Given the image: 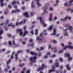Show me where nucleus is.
I'll use <instances>...</instances> for the list:
<instances>
[{"mask_svg":"<svg viewBox=\"0 0 73 73\" xmlns=\"http://www.w3.org/2000/svg\"><path fill=\"white\" fill-rule=\"evenodd\" d=\"M63 26L64 27H67V28H69V29H64V31H66L67 30L70 29L71 32H72V29H73V28L72 26H70V25L67 24V25H63Z\"/></svg>","mask_w":73,"mask_h":73,"instance_id":"f257e3e1","label":"nucleus"},{"mask_svg":"<svg viewBox=\"0 0 73 73\" xmlns=\"http://www.w3.org/2000/svg\"><path fill=\"white\" fill-rule=\"evenodd\" d=\"M30 59L31 61H33L32 62L35 63V62H36V60L37 59V57L36 56H35L33 57H30Z\"/></svg>","mask_w":73,"mask_h":73,"instance_id":"f03ea898","label":"nucleus"},{"mask_svg":"<svg viewBox=\"0 0 73 73\" xmlns=\"http://www.w3.org/2000/svg\"><path fill=\"white\" fill-rule=\"evenodd\" d=\"M39 19L40 20L41 24H43V26L45 27H47V24L45 23V21H42V18L41 17H39Z\"/></svg>","mask_w":73,"mask_h":73,"instance_id":"7ed1b4c3","label":"nucleus"},{"mask_svg":"<svg viewBox=\"0 0 73 73\" xmlns=\"http://www.w3.org/2000/svg\"><path fill=\"white\" fill-rule=\"evenodd\" d=\"M44 67H45V68H47V66H45L44 64H42V67L38 68L37 70V71H38L42 70H43V69H44Z\"/></svg>","mask_w":73,"mask_h":73,"instance_id":"20e7f679","label":"nucleus"},{"mask_svg":"<svg viewBox=\"0 0 73 73\" xmlns=\"http://www.w3.org/2000/svg\"><path fill=\"white\" fill-rule=\"evenodd\" d=\"M52 69L50 70L49 71V73H51V72H54L56 71V70L55 69V67L54 66H53L52 67Z\"/></svg>","mask_w":73,"mask_h":73,"instance_id":"39448f33","label":"nucleus"},{"mask_svg":"<svg viewBox=\"0 0 73 73\" xmlns=\"http://www.w3.org/2000/svg\"><path fill=\"white\" fill-rule=\"evenodd\" d=\"M35 1L37 2L36 3V5L38 6V8H39V7H40L41 5V4L40 3V1L39 0H36Z\"/></svg>","mask_w":73,"mask_h":73,"instance_id":"423d86ee","label":"nucleus"},{"mask_svg":"<svg viewBox=\"0 0 73 73\" xmlns=\"http://www.w3.org/2000/svg\"><path fill=\"white\" fill-rule=\"evenodd\" d=\"M29 31H27V30H24V33H23V37H24L25 36L27 35L29 33Z\"/></svg>","mask_w":73,"mask_h":73,"instance_id":"0eeeda50","label":"nucleus"},{"mask_svg":"<svg viewBox=\"0 0 73 73\" xmlns=\"http://www.w3.org/2000/svg\"><path fill=\"white\" fill-rule=\"evenodd\" d=\"M20 32L19 34L20 36H21V35H23V32H22V29H17V32L18 33V32Z\"/></svg>","mask_w":73,"mask_h":73,"instance_id":"6e6552de","label":"nucleus"},{"mask_svg":"<svg viewBox=\"0 0 73 73\" xmlns=\"http://www.w3.org/2000/svg\"><path fill=\"white\" fill-rule=\"evenodd\" d=\"M73 2V0H71L69 1V3L68 6L69 7H70L71 5H72L73 3H72Z\"/></svg>","mask_w":73,"mask_h":73,"instance_id":"1a4fd4ad","label":"nucleus"},{"mask_svg":"<svg viewBox=\"0 0 73 73\" xmlns=\"http://www.w3.org/2000/svg\"><path fill=\"white\" fill-rule=\"evenodd\" d=\"M58 61V60L57 59H56L55 60L56 62L54 64L55 65H56V68H58L59 67V65H58V64H59V63L58 62H57Z\"/></svg>","mask_w":73,"mask_h":73,"instance_id":"9d476101","label":"nucleus"},{"mask_svg":"<svg viewBox=\"0 0 73 73\" xmlns=\"http://www.w3.org/2000/svg\"><path fill=\"white\" fill-rule=\"evenodd\" d=\"M56 33H57L56 30V29L54 28L53 30V33L51 34V35L53 36H54V35H56Z\"/></svg>","mask_w":73,"mask_h":73,"instance_id":"9b49d317","label":"nucleus"},{"mask_svg":"<svg viewBox=\"0 0 73 73\" xmlns=\"http://www.w3.org/2000/svg\"><path fill=\"white\" fill-rule=\"evenodd\" d=\"M42 38H40V37L39 36L37 38L36 40H39L40 42H41L40 44H42Z\"/></svg>","mask_w":73,"mask_h":73,"instance_id":"f8f14e48","label":"nucleus"},{"mask_svg":"<svg viewBox=\"0 0 73 73\" xmlns=\"http://www.w3.org/2000/svg\"><path fill=\"white\" fill-rule=\"evenodd\" d=\"M8 13H9L8 10L7 9H6L4 12V13L5 15H7L8 14Z\"/></svg>","mask_w":73,"mask_h":73,"instance_id":"ddd939ff","label":"nucleus"},{"mask_svg":"<svg viewBox=\"0 0 73 73\" xmlns=\"http://www.w3.org/2000/svg\"><path fill=\"white\" fill-rule=\"evenodd\" d=\"M48 3H46L44 6V10L45 9H47L48 8Z\"/></svg>","mask_w":73,"mask_h":73,"instance_id":"4468645a","label":"nucleus"},{"mask_svg":"<svg viewBox=\"0 0 73 73\" xmlns=\"http://www.w3.org/2000/svg\"><path fill=\"white\" fill-rule=\"evenodd\" d=\"M65 56L67 57H70V55L68 52H67L65 54Z\"/></svg>","mask_w":73,"mask_h":73,"instance_id":"2eb2a0df","label":"nucleus"},{"mask_svg":"<svg viewBox=\"0 0 73 73\" xmlns=\"http://www.w3.org/2000/svg\"><path fill=\"white\" fill-rule=\"evenodd\" d=\"M3 2H4V0H1L0 1V3H1V7H4V4Z\"/></svg>","mask_w":73,"mask_h":73,"instance_id":"dca6fc26","label":"nucleus"},{"mask_svg":"<svg viewBox=\"0 0 73 73\" xmlns=\"http://www.w3.org/2000/svg\"><path fill=\"white\" fill-rule=\"evenodd\" d=\"M0 36H1V35H2V34H3L4 31L3 30L1 29V27H0Z\"/></svg>","mask_w":73,"mask_h":73,"instance_id":"f3484780","label":"nucleus"},{"mask_svg":"<svg viewBox=\"0 0 73 73\" xmlns=\"http://www.w3.org/2000/svg\"><path fill=\"white\" fill-rule=\"evenodd\" d=\"M30 53L31 54H32V55H36V56L37 54V53L33 51H31L30 52Z\"/></svg>","mask_w":73,"mask_h":73,"instance_id":"a211bd4d","label":"nucleus"},{"mask_svg":"<svg viewBox=\"0 0 73 73\" xmlns=\"http://www.w3.org/2000/svg\"><path fill=\"white\" fill-rule=\"evenodd\" d=\"M51 42H53V43H54V44H57V42L55 40H51Z\"/></svg>","mask_w":73,"mask_h":73,"instance_id":"6ab92c4d","label":"nucleus"},{"mask_svg":"<svg viewBox=\"0 0 73 73\" xmlns=\"http://www.w3.org/2000/svg\"><path fill=\"white\" fill-rule=\"evenodd\" d=\"M53 25H51L49 27V28L48 29V31H51V30H52V29H53Z\"/></svg>","mask_w":73,"mask_h":73,"instance_id":"aec40b11","label":"nucleus"},{"mask_svg":"<svg viewBox=\"0 0 73 73\" xmlns=\"http://www.w3.org/2000/svg\"><path fill=\"white\" fill-rule=\"evenodd\" d=\"M24 15L26 17H29V15H28V13L27 12H26L24 14Z\"/></svg>","mask_w":73,"mask_h":73,"instance_id":"412c9836","label":"nucleus"},{"mask_svg":"<svg viewBox=\"0 0 73 73\" xmlns=\"http://www.w3.org/2000/svg\"><path fill=\"white\" fill-rule=\"evenodd\" d=\"M33 4H34V2L33 1L31 3V7L32 8L35 7V6H34Z\"/></svg>","mask_w":73,"mask_h":73,"instance_id":"4be33fe9","label":"nucleus"},{"mask_svg":"<svg viewBox=\"0 0 73 73\" xmlns=\"http://www.w3.org/2000/svg\"><path fill=\"white\" fill-rule=\"evenodd\" d=\"M18 10V9L16 8V10L13 11H12V13H15V12H17Z\"/></svg>","mask_w":73,"mask_h":73,"instance_id":"5701e85b","label":"nucleus"},{"mask_svg":"<svg viewBox=\"0 0 73 73\" xmlns=\"http://www.w3.org/2000/svg\"><path fill=\"white\" fill-rule=\"evenodd\" d=\"M34 15H35L34 12H30V15L31 16H34Z\"/></svg>","mask_w":73,"mask_h":73,"instance_id":"b1692460","label":"nucleus"},{"mask_svg":"<svg viewBox=\"0 0 73 73\" xmlns=\"http://www.w3.org/2000/svg\"><path fill=\"white\" fill-rule=\"evenodd\" d=\"M72 60V58L70 57H68V61H71Z\"/></svg>","mask_w":73,"mask_h":73,"instance_id":"393cba45","label":"nucleus"},{"mask_svg":"<svg viewBox=\"0 0 73 73\" xmlns=\"http://www.w3.org/2000/svg\"><path fill=\"white\" fill-rule=\"evenodd\" d=\"M35 34L36 35V36H37V35H38V30L36 29V30Z\"/></svg>","mask_w":73,"mask_h":73,"instance_id":"a878e982","label":"nucleus"},{"mask_svg":"<svg viewBox=\"0 0 73 73\" xmlns=\"http://www.w3.org/2000/svg\"><path fill=\"white\" fill-rule=\"evenodd\" d=\"M16 1H13L12 2V4L13 5H15V4H16Z\"/></svg>","mask_w":73,"mask_h":73,"instance_id":"bb28decb","label":"nucleus"},{"mask_svg":"<svg viewBox=\"0 0 73 73\" xmlns=\"http://www.w3.org/2000/svg\"><path fill=\"white\" fill-rule=\"evenodd\" d=\"M24 65V64H19V66L21 67V68H22L23 66Z\"/></svg>","mask_w":73,"mask_h":73,"instance_id":"cd10ccee","label":"nucleus"},{"mask_svg":"<svg viewBox=\"0 0 73 73\" xmlns=\"http://www.w3.org/2000/svg\"><path fill=\"white\" fill-rule=\"evenodd\" d=\"M11 62V59H9V61H7V65H9V62Z\"/></svg>","mask_w":73,"mask_h":73,"instance_id":"c85d7f7f","label":"nucleus"},{"mask_svg":"<svg viewBox=\"0 0 73 73\" xmlns=\"http://www.w3.org/2000/svg\"><path fill=\"white\" fill-rule=\"evenodd\" d=\"M68 48H70V49H73V46H68Z\"/></svg>","mask_w":73,"mask_h":73,"instance_id":"c756f323","label":"nucleus"},{"mask_svg":"<svg viewBox=\"0 0 73 73\" xmlns=\"http://www.w3.org/2000/svg\"><path fill=\"white\" fill-rule=\"evenodd\" d=\"M49 10L51 11H52L53 10V8L52 7H50L49 9Z\"/></svg>","mask_w":73,"mask_h":73,"instance_id":"7c9ffc66","label":"nucleus"},{"mask_svg":"<svg viewBox=\"0 0 73 73\" xmlns=\"http://www.w3.org/2000/svg\"><path fill=\"white\" fill-rule=\"evenodd\" d=\"M10 52L11 50H9L6 53V54H9V53H10Z\"/></svg>","mask_w":73,"mask_h":73,"instance_id":"2f4dec72","label":"nucleus"},{"mask_svg":"<svg viewBox=\"0 0 73 73\" xmlns=\"http://www.w3.org/2000/svg\"><path fill=\"white\" fill-rule=\"evenodd\" d=\"M5 71V72H7L8 71V70L7 68H5L4 69Z\"/></svg>","mask_w":73,"mask_h":73,"instance_id":"473e14b6","label":"nucleus"},{"mask_svg":"<svg viewBox=\"0 0 73 73\" xmlns=\"http://www.w3.org/2000/svg\"><path fill=\"white\" fill-rule=\"evenodd\" d=\"M9 44V45L11 46L12 45V42L11 41H9L8 42Z\"/></svg>","mask_w":73,"mask_h":73,"instance_id":"72a5a7b5","label":"nucleus"},{"mask_svg":"<svg viewBox=\"0 0 73 73\" xmlns=\"http://www.w3.org/2000/svg\"><path fill=\"white\" fill-rule=\"evenodd\" d=\"M9 23V20L8 19H7L6 20V21L5 24H7Z\"/></svg>","mask_w":73,"mask_h":73,"instance_id":"f704fd0d","label":"nucleus"},{"mask_svg":"<svg viewBox=\"0 0 73 73\" xmlns=\"http://www.w3.org/2000/svg\"><path fill=\"white\" fill-rule=\"evenodd\" d=\"M39 54H38V56H39V57H40L41 55V52H39Z\"/></svg>","mask_w":73,"mask_h":73,"instance_id":"c9c22d12","label":"nucleus"},{"mask_svg":"<svg viewBox=\"0 0 73 73\" xmlns=\"http://www.w3.org/2000/svg\"><path fill=\"white\" fill-rule=\"evenodd\" d=\"M63 52L64 50H60L59 51L58 53H62Z\"/></svg>","mask_w":73,"mask_h":73,"instance_id":"e433bc0d","label":"nucleus"},{"mask_svg":"<svg viewBox=\"0 0 73 73\" xmlns=\"http://www.w3.org/2000/svg\"><path fill=\"white\" fill-rule=\"evenodd\" d=\"M59 60L61 62H62L63 61V59L62 58H59Z\"/></svg>","mask_w":73,"mask_h":73,"instance_id":"4c0bfd02","label":"nucleus"},{"mask_svg":"<svg viewBox=\"0 0 73 73\" xmlns=\"http://www.w3.org/2000/svg\"><path fill=\"white\" fill-rule=\"evenodd\" d=\"M64 6L66 7L68 5V2L65 3H64Z\"/></svg>","mask_w":73,"mask_h":73,"instance_id":"58836bf2","label":"nucleus"},{"mask_svg":"<svg viewBox=\"0 0 73 73\" xmlns=\"http://www.w3.org/2000/svg\"><path fill=\"white\" fill-rule=\"evenodd\" d=\"M24 31H25V30H26V29L27 28V26H25L23 28Z\"/></svg>","mask_w":73,"mask_h":73,"instance_id":"ea45409f","label":"nucleus"},{"mask_svg":"<svg viewBox=\"0 0 73 73\" xmlns=\"http://www.w3.org/2000/svg\"><path fill=\"white\" fill-rule=\"evenodd\" d=\"M67 48H68V46H65L64 48V50H66V49H67Z\"/></svg>","mask_w":73,"mask_h":73,"instance_id":"a19ab883","label":"nucleus"},{"mask_svg":"<svg viewBox=\"0 0 73 73\" xmlns=\"http://www.w3.org/2000/svg\"><path fill=\"white\" fill-rule=\"evenodd\" d=\"M67 19H68V16H66L64 18V21H66V20H67Z\"/></svg>","mask_w":73,"mask_h":73,"instance_id":"79ce46f5","label":"nucleus"},{"mask_svg":"<svg viewBox=\"0 0 73 73\" xmlns=\"http://www.w3.org/2000/svg\"><path fill=\"white\" fill-rule=\"evenodd\" d=\"M18 53H15V57H18Z\"/></svg>","mask_w":73,"mask_h":73,"instance_id":"37998d69","label":"nucleus"},{"mask_svg":"<svg viewBox=\"0 0 73 73\" xmlns=\"http://www.w3.org/2000/svg\"><path fill=\"white\" fill-rule=\"evenodd\" d=\"M12 6H11V5H8V8H9V9H11L12 8Z\"/></svg>","mask_w":73,"mask_h":73,"instance_id":"c03bdc74","label":"nucleus"},{"mask_svg":"<svg viewBox=\"0 0 73 73\" xmlns=\"http://www.w3.org/2000/svg\"><path fill=\"white\" fill-rule=\"evenodd\" d=\"M55 2H56V4H58V3H59V1H58V0H56V1Z\"/></svg>","mask_w":73,"mask_h":73,"instance_id":"a18cd8bd","label":"nucleus"},{"mask_svg":"<svg viewBox=\"0 0 73 73\" xmlns=\"http://www.w3.org/2000/svg\"><path fill=\"white\" fill-rule=\"evenodd\" d=\"M50 17H51V18H52L53 17V15H52V14H50Z\"/></svg>","mask_w":73,"mask_h":73,"instance_id":"49530a36","label":"nucleus"},{"mask_svg":"<svg viewBox=\"0 0 73 73\" xmlns=\"http://www.w3.org/2000/svg\"><path fill=\"white\" fill-rule=\"evenodd\" d=\"M44 13H45L46 14H47L48 12L47 11H46V10H45L44 11Z\"/></svg>","mask_w":73,"mask_h":73,"instance_id":"de8ad7c7","label":"nucleus"},{"mask_svg":"<svg viewBox=\"0 0 73 73\" xmlns=\"http://www.w3.org/2000/svg\"><path fill=\"white\" fill-rule=\"evenodd\" d=\"M44 47H42L40 48V50H44Z\"/></svg>","mask_w":73,"mask_h":73,"instance_id":"09e8293b","label":"nucleus"},{"mask_svg":"<svg viewBox=\"0 0 73 73\" xmlns=\"http://www.w3.org/2000/svg\"><path fill=\"white\" fill-rule=\"evenodd\" d=\"M44 58L45 59L47 58H48V56L47 55L44 56Z\"/></svg>","mask_w":73,"mask_h":73,"instance_id":"8fccbe9b","label":"nucleus"},{"mask_svg":"<svg viewBox=\"0 0 73 73\" xmlns=\"http://www.w3.org/2000/svg\"><path fill=\"white\" fill-rule=\"evenodd\" d=\"M56 57V54H53L52 56V58H54V57Z\"/></svg>","mask_w":73,"mask_h":73,"instance_id":"3c124183","label":"nucleus"},{"mask_svg":"<svg viewBox=\"0 0 73 73\" xmlns=\"http://www.w3.org/2000/svg\"><path fill=\"white\" fill-rule=\"evenodd\" d=\"M7 36H8V37H11L12 36V35H10L9 34H8Z\"/></svg>","mask_w":73,"mask_h":73,"instance_id":"603ef678","label":"nucleus"},{"mask_svg":"<svg viewBox=\"0 0 73 73\" xmlns=\"http://www.w3.org/2000/svg\"><path fill=\"white\" fill-rule=\"evenodd\" d=\"M11 58H12V59H13V58H14V56H13V55H11Z\"/></svg>","mask_w":73,"mask_h":73,"instance_id":"864d4df0","label":"nucleus"},{"mask_svg":"<svg viewBox=\"0 0 73 73\" xmlns=\"http://www.w3.org/2000/svg\"><path fill=\"white\" fill-rule=\"evenodd\" d=\"M57 49H55L54 51V53H56L57 52Z\"/></svg>","mask_w":73,"mask_h":73,"instance_id":"5fc2aeb1","label":"nucleus"},{"mask_svg":"<svg viewBox=\"0 0 73 73\" xmlns=\"http://www.w3.org/2000/svg\"><path fill=\"white\" fill-rule=\"evenodd\" d=\"M19 59V58H18V57H15V61H17V60H18V59Z\"/></svg>","mask_w":73,"mask_h":73,"instance_id":"6e6d98bb","label":"nucleus"},{"mask_svg":"<svg viewBox=\"0 0 73 73\" xmlns=\"http://www.w3.org/2000/svg\"><path fill=\"white\" fill-rule=\"evenodd\" d=\"M31 46L32 47H34V43H32L31 45Z\"/></svg>","mask_w":73,"mask_h":73,"instance_id":"4d7b16f0","label":"nucleus"},{"mask_svg":"<svg viewBox=\"0 0 73 73\" xmlns=\"http://www.w3.org/2000/svg\"><path fill=\"white\" fill-rule=\"evenodd\" d=\"M48 20L49 21H52V18H51L50 17Z\"/></svg>","mask_w":73,"mask_h":73,"instance_id":"13d9d810","label":"nucleus"},{"mask_svg":"<svg viewBox=\"0 0 73 73\" xmlns=\"http://www.w3.org/2000/svg\"><path fill=\"white\" fill-rule=\"evenodd\" d=\"M49 62L50 64L52 63H53V60H50V61H49Z\"/></svg>","mask_w":73,"mask_h":73,"instance_id":"bf43d9fd","label":"nucleus"},{"mask_svg":"<svg viewBox=\"0 0 73 73\" xmlns=\"http://www.w3.org/2000/svg\"><path fill=\"white\" fill-rule=\"evenodd\" d=\"M33 35V31H31L30 32Z\"/></svg>","mask_w":73,"mask_h":73,"instance_id":"052dcab7","label":"nucleus"},{"mask_svg":"<svg viewBox=\"0 0 73 73\" xmlns=\"http://www.w3.org/2000/svg\"><path fill=\"white\" fill-rule=\"evenodd\" d=\"M11 25H12V24L10 23L8 25V26L10 27V26H11Z\"/></svg>","mask_w":73,"mask_h":73,"instance_id":"680f3d73","label":"nucleus"},{"mask_svg":"<svg viewBox=\"0 0 73 73\" xmlns=\"http://www.w3.org/2000/svg\"><path fill=\"white\" fill-rule=\"evenodd\" d=\"M60 69H63V66H61L60 67Z\"/></svg>","mask_w":73,"mask_h":73,"instance_id":"e2e57ef3","label":"nucleus"},{"mask_svg":"<svg viewBox=\"0 0 73 73\" xmlns=\"http://www.w3.org/2000/svg\"><path fill=\"white\" fill-rule=\"evenodd\" d=\"M67 32H65V34H64V36H68V34H67Z\"/></svg>","mask_w":73,"mask_h":73,"instance_id":"0e129e2a","label":"nucleus"},{"mask_svg":"<svg viewBox=\"0 0 73 73\" xmlns=\"http://www.w3.org/2000/svg\"><path fill=\"white\" fill-rule=\"evenodd\" d=\"M69 66H70L69 64H67V65H66V67L67 68H68L69 67Z\"/></svg>","mask_w":73,"mask_h":73,"instance_id":"69168bd1","label":"nucleus"},{"mask_svg":"<svg viewBox=\"0 0 73 73\" xmlns=\"http://www.w3.org/2000/svg\"><path fill=\"white\" fill-rule=\"evenodd\" d=\"M30 42H33V40L32 39H31L29 40Z\"/></svg>","mask_w":73,"mask_h":73,"instance_id":"338daca9","label":"nucleus"},{"mask_svg":"<svg viewBox=\"0 0 73 73\" xmlns=\"http://www.w3.org/2000/svg\"><path fill=\"white\" fill-rule=\"evenodd\" d=\"M26 73H30V71L29 70H27L26 72Z\"/></svg>","mask_w":73,"mask_h":73,"instance_id":"774afa93","label":"nucleus"}]
</instances>
